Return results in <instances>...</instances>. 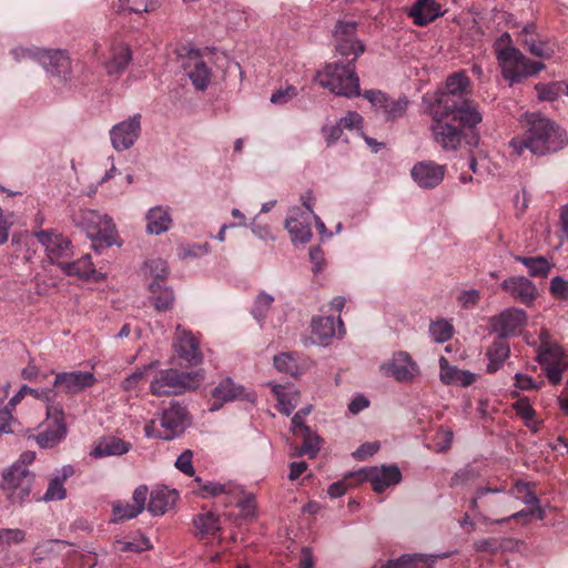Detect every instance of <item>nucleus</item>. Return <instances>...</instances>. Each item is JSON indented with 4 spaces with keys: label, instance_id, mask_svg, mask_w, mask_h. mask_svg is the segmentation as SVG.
Masks as SVG:
<instances>
[{
    "label": "nucleus",
    "instance_id": "nucleus-58",
    "mask_svg": "<svg viewBox=\"0 0 568 568\" xmlns=\"http://www.w3.org/2000/svg\"><path fill=\"white\" fill-rule=\"evenodd\" d=\"M26 532L21 529H0V545L19 544L24 540Z\"/></svg>",
    "mask_w": 568,
    "mask_h": 568
},
{
    "label": "nucleus",
    "instance_id": "nucleus-10",
    "mask_svg": "<svg viewBox=\"0 0 568 568\" xmlns=\"http://www.w3.org/2000/svg\"><path fill=\"white\" fill-rule=\"evenodd\" d=\"M75 223L88 233L92 240H99L111 246L115 243L116 230L115 225L106 214L91 209H82L74 219Z\"/></svg>",
    "mask_w": 568,
    "mask_h": 568
},
{
    "label": "nucleus",
    "instance_id": "nucleus-55",
    "mask_svg": "<svg viewBox=\"0 0 568 568\" xmlns=\"http://www.w3.org/2000/svg\"><path fill=\"white\" fill-rule=\"evenodd\" d=\"M154 366V363L144 366L142 369H138L129 375L123 382L122 387L124 390L130 392L138 387L141 381L144 379L145 373Z\"/></svg>",
    "mask_w": 568,
    "mask_h": 568
},
{
    "label": "nucleus",
    "instance_id": "nucleus-35",
    "mask_svg": "<svg viewBox=\"0 0 568 568\" xmlns=\"http://www.w3.org/2000/svg\"><path fill=\"white\" fill-rule=\"evenodd\" d=\"M178 499L175 490H154L151 493L148 510L154 516L165 514Z\"/></svg>",
    "mask_w": 568,
    "mask_h": 568
},
{
    "label": "nucleus",
    "instance_id": "nucleus-21",
    "mask_svg": "<svg viewBox=\"0 0 568 568\" xmlns=\"http://www.w3.org/2000/svg\"><path fill=\"white\" fill-rule=\"evenodd\" d=\"M95 377L90 372L58 373L53 385L67 394H78L95 383Z\"/></svg>",
    "mask_w": 568,
    "mask_h": 568
},
{
    "label": "nucleus",
    "instance_id": "nucleus-26",
    "mask_svg": "<svg viewBox=\"0 0 568 568\" xmlns=\"http://www.w3.org/2000/svg\"><path fill=\"white\" fill-rule=\"evenodd\" d=\"M131 448L130 443L115 437V436H106L100 438L90 455L94 458H103L109 456H121L128 453Z\"/></svg>",
    "mask_w": 568,
    "mask_h": 568
},
{
    "label": "nucleus",
    "instance_id": "nucleus-52",
    "mask_svg": "<svg viewBox=\"0 0 568 568\" xmlns=\"http://www.w3.org/2000/svg\"><path fill=\"white\" fill-rule=\"evenodd\" d=\"M480 476L478 469L473 466L467 465L466 467L459 469L454 474L450 480V486H462L467 485L474 480H476Z\"/></svg>",
    "mask_w": 568,
    "mask_h": 568
},
{
    "label": "nucleus",
    "instance_id": "nucleus-1",
    "mask_svg": "<svg viewBox=\"0 0 568 568\" xmlns=\"http://www.w3.org/2000/svg\"><path fill=\"white\" fill-rule=\"evenodd\" d=\"M566 133L551 120L532 113L527 118V130L511 139L510 148L518 155L529 150L535 155L557 152L567 144Z\"/></svg>",
    "mask_w": 568,
    "mask_h": 568
},
{
    "label": "nucleus",
    "instance_id": "nucleus-17",
    "mask_svg": "<svg viewBox=\"0 0 568 568\" xmlns=\"http://www.w3.org/2000/svg\"><path fill=\"white\" fill-rule=\"evenodd\" d=\"M446 166L434 161L417 162L410 170L414 182L422 189H434L444 180Z\"/></svg>",
    "mask_w": 568,
    "mask_h": 568
},
{
    "label": "nucleus",
    "instance_id": "nucleus-25",
    "mask_svg": "<svg viewBox=\"0 0 568 568\" xmlns=\"http://www.w3.org/2000/svg\"><path fill=\"white\" fill-rule=\"evenodd\" d=\"M145 230L149 234L161 235L172 226V217L168 206L158 205L151 207L145 215Z\"/></svg>",
    "mask_w": 568,
    "mask_h": 568
},
{
    "label": "nucleus",
    "instance_id": "nucleus-22",
    "mask_svg": "<svg viewBox=\"0 0 568 568\" xmlns=\"http://www.w3.org/2000/svg\"><path fill=\"white\" fill-rule=\"evenodd\" d=\"M501 288L513 298L526 305L531 304L537 297L536 285L525 276H510L504 280Z\"/></svg>",
    "mask_w": 568,
    "mask_h": 568
},
{
    "label": "nucleus",
    "instance_id": "nucleus-18",
    "mask_svg": "<svg viewBox=\"0 0 568 568\" xmlns=\"http://www.w3.org/2000/svg\"><path fill=\"white\" fill-rule=\"evenodd\" d=\"M285 229L293 243H307L312 237L310 214L298 206L291 207L285 220Z\"/></svg>",
    "mask_w": 568,
    "mask_h": 568
},
{
    "label": "nucleus",
    "instance_id": "nucleus-39",
    "mask_svg": "<svg viewBox=\"0 0 568 568\" xmlns=\"http://www.w3.org/2000/svg\"><path fill=\"white\" fill-rule=\"evenodd\" d=\"M160 3L161 0H118L113 8L118 13H143L154 11Z\"/></svg>",
    "mask_w": 568,
    "mask_h": 568
},
{
    "label": "nucleus",
    "instance_id": "nucleus-56",
    "mask_svg": "<svg viewBox=\"0 0 568 568\" xmlns=\"http://www.w3.org/2000/svg\"><path fill=\"white\" fill-rule=\"evenodd\" d=\"M439 367H440V381L446 384H455L457 374L459 372V368L455 366H450L448 361L442 356L439 359Z\"/></svg>",
    "mask_w": 568,
    "mask_h": 568
},
{
    "label": "nucleus",
    "instance_id": "nucleus-63",
    "mask_svg": "<svg viewBox=\"0 0 568 568\" xmlns=\"http://www.w3.org/2000/svg\"><path fill=\"white\" fill-rule=\"evenodd\" d=\"M479 296V291L468 290L460 292L457 300L464 308H470L478 303Z\"/></svg>",
    "mask_w": 568,
    "mask_h": 568
},
{
    "label": "nucleus",
    "instance_id": "nucleus-8",
    "mask_svg": "<svg viewBox=\"0 0 568 568\" xmlns=\"http://www.w3.org/2000/svg\"><path fill=\"white\" fill-rule=\"evenodd\" d=\"M202 379L200 373L179 372L174 368L161 369L152 378L150 392L158 397L180 395L197 388Z\"/></svg>",
    "mask_w": 568,
    "mask_h": 568
},
{
    "label": "nucleus",
    "instance_id": "nucleus-42",
    "mask_svg": "<svg viewBox=\"0 0 568 568\" xmlns=\"http://www.w3.org/2000/svg\"><path fill=\"white\" fill-rule=\"evenodd\" d=\"M193 523L201 536L213 535L221 530L220 517L211 511L195 516Z\"/></svg>",
    "mask_w": 568,
    "mask_h": 568
},
{
    "label": "nucleus",
    "instance_id": "nucleus-44",
    "mask_svg": "<svg viewBox=\"0 0 568 568\" xmlns=\"http://www.w3.org/2000/svg\"><path fill=\"white\" fill-rule=\"evenodd\" d=\"M142 511L133 503L114 501L112 504V521L119 523L138 517Z\"/></svg>",
    "mask_w": 568,
    "mask_h": 568
},
{
    "label": "nucleus",
    "instance_id": "nucleus-53",
    "mask_svg": "<svg viewBox=\"0 0 568 568\" xmlns=\"http://www.w3.org/2000/svg\"><path fill=\"white\" fill-rule=\"evenodd\" d=\"M513 408L516 414L525 420L526 426L530 427V422L535 417V409L530 405L528 398H520L516 400L513 404Z\"/></svg>",
    "mask_w": 568,
    "mask_h": 568
},
{
    "label": "nucleus",
    "instance_id": "nucleus-60",
    "mask_svg": "<svg viewBox=\"0 0 568 568\" xmlns=\"http://www.w3.org/2000/svg\"><path fill=\"white\" fill-rule=\"evenodd\" d=\"M47 403V417L52 420L51 425L65 424L64 423V413L62 406L59 403H55L54 399L52 402Z\"/></svg>",
    "mask_w": 568,
    "mask_h": 568
},
{
    "label": "nucleus",
    "instance_id": "nucleus-15",
    "mask_svg": "<svg viewBox=\"0 0 568 568\" xmlns=\"http://www.w3.org/2000/svg\"><path fill=\"white\" fill-rule=\"evenodd\" d=\"M381 371L400 383H409L419 375L417 363L404 351L394 353L387 363L381 365Z\"/></svg>",
    "mask_w": 568,
    "mask_h": 568
},
{
    "label": "nucleus",
    "instance_id": "nucleus-59",
    "mask_svg": "<svg viewBox=\"0 0 568 568\" xmlns=\"http://www.w3.org/2000/svg\"><path fill=\"white\" fill-rule=\"evenodd\" d=\"M22 392L26 393V395H31L38 399H41L43 402H52L55 399L57 393L53 388H32L28 385H22Z\"/></svg>",
    "mask_w": 568,
    "mask_h": 568
},
{
    "label": "nucleus",
    "instance_id": "nucleus-37",
    "mask_svg": "<svg viewBox=\"0 0 568 568\" xmlns=\"http://www.w3.org/2000/svg\"><path fill=\"white\" fill-rule=\"evenodd\" d=\"M67 436L65 424L51 425L40 432L33 438L41 448H52Z\"/></svg>",
    "mask_w": 568,
    "mask_h": 568
},
{
    "label": "nucleus",
    "instance_id": "nucleus-11",
    "mask_svg": "<svg viewBox=\"0 0 568 568\" xmlns=\"http://www.w3.org/2000/svg\"><path fill=\"white\" fill-rule=\"evenodd\" d=\"M536 359L545 372L549 383L558 385L562 379L564 372L568 369V352L559 344H546L538 346Z\"/></svg>",
    "mask_w": 568,
    "mask_h": 568
},
{
    "label": "nucleus",
    "instance_id": "nucleus-48",
    "mask_svg": "<svg viewBox=\"0 0 568 568\" xmlns=\"http://www.w3.org/2000/svg\"><path fill=\"white\" fill-rule=\"evenodd\" d=\"M408 101L406 98L392 100L387 98V103L384 104L383 112L387 120H395L404 115L407 109Z\"/></svg>",
    "mask_w": 568,
    "mask_h": 568
},
{
    "label": "nucleus",
    "instance_id": "nucleus-54",
    "mask_svg": "<svg viewBox=\"0 0 568 568\" xmlns=\"http://www.w3.org/2000/svg\"><path fill=\"white\" fill-rule=\"evenodd\" d=\"M298 91L294 85H287L286 88H281L273 92L271 97V102L273 104L283 105L290 102L292 99L297 97Z\"/></svg>",
    "mask_w": 568,
    "mask_h": 568
},
{
    "label": "nucleus",
    "instance_id": "nucleus-3",
    "mask_svg": "<svg viewBox=\"0 0 568 568\" xmlns=\"http://www.w3.org/2000/svg\"><path fill=\"white\" fill-rule=\"evenodd\" d=\"M428 111L433 119L430 130L434 140L444 151L458 150L464 139L466 140V143L471 146H476L478 144L479 133L477 132L476 126L471 130L469 128H464L462 126V129H459L450 122V120L456 121L454 119V112L434 106H428Z\"/></svg>",
    "mask_w": 568,
    "mask_h": 568
},
{
    "label": "nucleus",
    "instance_id": "nucleus-64",
    "mask_svg": "<svg viewBox=\"0 0 568 568\" xmlns=\"http://www.w3.org/2000/svg\"><path fill=\"white\" fill-rule=\"evenodd\" d=\"M322 133L327 142L328 145L335 143L343 133V128L339 122L333 124V125H324L322 128Z\"/></svg>",
    "mask_w": 568,
    "mask_h": 568
},
{
    "label": "nucleus",
    "instance_id": "nucleus-50",
    "mask_svg": "<svg viewBox=\"0 0 568 568\" xmlns=\"http://www.w3.org/2000/svg\"><path fill=\"white\" fill-rule=\"evenodd\" d=\"M145 268L149 271L153 281L165 283L169 274L168 263L162 258H153L145 263Z\"/></svg>",
    "mask_w": 568,
    "mask_h": 568
},
{
    "label": "nucleus",
    "instance_id": "nucleus-41",
    "mask_svg": "<svg viewBox=\"0 0 568 568\" xmlns=\"http://www.w3.org/2000/svg\"><path fill=\"white\" fill-rule=\"evenodd\" d=\"M515 260L524 264L528 268L531 276L547 277L551 270V264L544 256H516Z\"/></svg>",
    "mask_w": 568,
    "mask_h": 568
},
{
    "label": "nucleus",
    "instance_id": "nucleus-27",
    "mask_svg": "<svg viewBox=\"0 0 568 568\" xmlns=\"http://www.w3.org/2000/svg\"><path fill=\"white\" fill-rule=\"evenodd\" d=\"M244 389L236 385L231 378H224L212 390L215 402L212 404L211 410H217L224 403L243 398Z\"/></svg>",
    "mask_w": 568,
    "mask_h": 568
},
{
    "label": "nucleus",
    "instance_id": "nucleus-29",
    "mask_svg": "<svg viewBox=\"0 0 568 568\" xmlns=\"http://www.w3.org/2000/svg\"><path fill=\"white\" fill-rule=\"evenodd\" d=\"M149 300L159 312H166L172 308L175 301L174 293L165 283L152 281L149 284Z\"/></svg>",
    "mask_w": 568,
    "mask_h": 568
},
{
    "label": "nucleus",
    "instance_id": "nucleus-24",
    "mask_svg": "<svg viewBox=\"0 0 568 568\" xmlns=\"http://www.w3.org/2000/svg\"><path fill=\"white\" fill-rule=\"evenodd\" d=\"M38 62L52 75L67 78L70 72V59L65 51L41 49Z\"/></svg>",
    "mask_w": 568,
    "mask_h": 568
},
{
    "label": "nucleus",
    "instance_id": "nucleus-16",
    "mask_svg": "<svg viewBox=\"0 0 568 568\" xmlns=\"http://www.w3.org/2000/svg\"><path fill=\"white\" fill-rule=\"evenodd\" d=\"M363 478L371 483L375 493L382 494L388 487L395 486L402 480V473L396 465H382L361 470Z\"/></svg>",
    "mask_w": 568,
    "mask_h": 568
},
{
    "label": "nucleus",
    "instance_id": "nucleus-49",
    "mask_svg": "<svg viewBox=\"0 0 568 568\" xmlns=\"http://www.w3.org/2000/svg\"><path fill=\"white\" fill-rule=\"evenodd\" d=\"M429 333L436 343H444L453 335V326L445 320L430 324Z\"/></svg>",
    "mask_w": 568,
    "mask_h": 568
},
{
    "label": "nucleus",
    "instance_id": "nucleus-28",
    "mask_svg": "<svg viewBox=\"0 0 568 568\" xmlns=\"http://www.w3.org/2000/svg\"><path fill=\"white\" fill-rule=\"evenodd\" d=\"M442 14L440 6L435 0H416L409 10L416 26H426Z\"/></svg>",
    "mask_w": 568,
    "mask_h": 568
},
{
    "label": "nucleus",
    "instance_id": "nucleus-31",
    "mask_svg": "<svg viewBox=\"0 0 568 568\" xmlns=\"http://www.w3.org/2000/svg\"><path fill=\"white\" fill-rule=\"evenodd\" d=\"M509 355V343L504 338L496 337L486 351L487 372L493 374L499 371Z\"/></svg>",
    "mask_w": 568,
    "mask_h": 568
},
{
    "label": "nucleus",
    "instance_id": "nucleus-38",
    "mask_svg": "<svg viewBox=\"0 0 568 568\" xmlns=\"http://www.w3.org/2000/svg\"><path fill=\"white\" fill-rule=\"evenodd\" d=\"M132 59L130 48L124 43H118L112 47V58L106 63L109 74H119L123 72Z\"/></svg>",
    "mask_w": 568,
    "mask_h": 568
},
{
    "label": "nucleus",
    "instance_id": "nucleus-20",
    "mask_svg": "<svg viewBox=\"0 0 568 568\" xmlns=\"http://www.w3.org/2000/svg\"><path fill=\"white\" fill-rule=\"evenodd\" d=\"M39 242L44 246L51 263L61 262L60 258L68 257L72 254V246L69 239L62 234L41 231L37 233Z\"/></svg>",
    "mask_w": 568,
    "mask_h": 568
},
{
    "label": "nucleus",
    "instance_id": "nucleus-6",
    "mask_svg": "<svg viewBox=\"0 0 568 568\" xmlns=\"http://www.w3.org/2000/svg\"><path fill=\"white\" fill-rule=\"evenodd\" d=\"M34 474L20 466H10L2 473L0 483V507L21 506L29 500Z\"/></svg>",
    "mask_w": 568,
    "mask_h": 568
},
{
    "label": "nucleus",
    "instance_id": "nucleus-62",
    "mask_svg": "<svg viewBox=\"0 0 568 568\" xmlns=\"http://www.w3.org/2000/svg\"><path fill=\"white\" fill-rule=\"evenodd\" d=\"M16 423L9 407L0 408V436L3 434L13 433L11 425Z\"/></svg>",
    "mask_w": 568,
    "mask_h": 568
},
{
    "label": "nucleus",
    "instance_id": "nucleus-7",
    "mask_svg": "<svg viewBox=\"0 0 568 568\" xmlns=\"http://www.w3.org/2000/svg\"><path fill=\"white\" fill-rule=\"evenodd\" d=\"M187 422L186 407L176 400H172L156 419H152L145 425L144 432L148 437L170 440L183 433Z\"/></svg>",
    "mask_w": 568,
    "mask_h": 568
},
{
    "label": "nucleus",
    "instance_id": "nucleus-13",
    "mask_svg": "<svg viewBox=\"0 0 568 568\" xmlns=\"http://www.w3.org/2000/svg\"><path fill=\"white\" fill-rule=\"evenodd\" d=\"M141 118V114L136 113L126 120L120 121L110 129V141L115 151H126L134 145L142 130Z\"/></svg>",
    "mask_w": 568,
    "mask_h": 568
},
{
    "label": "nucleus",
    "instance_id": "nucleus-46",
    "mask_svg": "<svg viewBox=\"0 0 568 568\" xmlns=\"http://www.w3.org/2000/svg\"><path fill=\"white\" fill-rule=\"evenodd\" d=\"M273 302L274 297L271 294L265 292L260 293L256 296L251 311L253 317L260 323L264 322Z\"/></svg>",
    "mask_w": 568,
    "mask_h": 568
},
{
    "label": "nucleus",
    "instance_id": "nucleus-43",
    "mask_svg": "<svg viewBox=\"0 0 568 568\" xmlns=\"http://www.w3.org/2000/svg\"><path fill=\"white\" fill-rule=\"evenodd\" d=\"M523 45L535 57L541 59H551L556 52L555 43L547 40H535L532 38H525Z\"/></svg>",
    "mask_w": 568,
    "mask_h": 568
},
{
    "label": "nucleus",
    "instance_id": "nucleus-19",
    "mask_svg": "<svg viewBox=\"0 0 568 568\" xmlns=\"http://www.w3.org/2000/svg\"><path fill=\"white\" fill-rule=\"evenodd\" d=\"M345 335L344 323L333 316L313 318L312 337L314 343L326 346L334 337L342 338Z\"/></svg>",
    "mask_w": 568,
    "mask_h": 568
},
{
    "label": "nucleus",
    "instance_id": "nucleus-34",
    "mask_svg": "<svg viewBox=\"0 0 568 568\" xmlns=\"http://www.w3.org/2000/svg\"><path fill=\"white\" fill-rule=\"evenodd\" d=\"M74 470L71 465L63 466L59 474L52 477L49 481L47 491L43 496L45 501L62 500L67 497L64 481L73 475Z\"/></svg>",
    "mask_w": 568,
    "mask_h": 568
},
{
    "label": "nucleus",
    "instance_id": "nucleus-45",
    "mask_svg": "<svg viewBox=\"0 0 568 568\" xmlns=\"http://www.w3.org/2000/svg\"><path fill=\"white\" fill-rule=\"evenodd\" d=\"M303 436V445L297 450L296 456L307 455L311 458H314L321 449V437L316 434H313L310 427H305V430L302 432Z\"/></svg>",
    "mask_w": 568,
    "mask_h": 568
},
{
    "label": "nucleus",
    "instance_id": "nucleus-12",
    "mask_svg": "<svg viewBox=\"0 0 568 568\" xmlns=\"http://www.w3.org/2000/svg\"><path fill=\"white\" fill-rule=\"evenodd\" d=\"M357 23L355 21H338L334 29L336 52L344 57H353V61L365 51V45L356 39Z\"/></svg>",
    "mask_w": 568,
    "mask_h": 568
},
{
    "label": "nucleus",
    "instance_id": "nucleus-9",
    "mask_svg": "<svg viewBox=\"0 0 568 568\" xmlns=\"http://www.w3.org/2000/svg\"><path fill=\"white\" fill-rule=\"evenodd\" d=\"M497 60L501 67L503 77L510 83L519 82L523 78L535 75L545 69L542 62L528 59L515 47L497 49Z\"/></svg>",
    "mask_w": 568,
    "mask_h": 568
},
{
    "label": "nucleus",
    "instance_id": "nucleus-33",
    "mask_svg": "<svg viewBox=\"0 0 568 568\" xmlns=\"http://www.w3.org/2000/svg\"><path fill=\"white\" fill-rule=\"evenodd\" d=\"M272 393L277 399V408L281 413L290 416L300 402V393L291 387L281 384L268 383Z\"/></svg>",
    "mask_w": 568,
    "mask_h": 568
},
{
    "label": "nucleus",
    "instance_id": "nucleus-4",
    "mask_svg": "<svg viewBox=\"0 0 568 568\" xmlns=\"http://www.w3.org/2000/svg\"><path fill=\"white\" fill-rule=\"evenodd\" d=\"M507 494L506 484L500 486H480L476 488L470 499V509L475 517L484 525L505 524L504 514L509 511L508 498L497 496Z\"/></svg>",
    "mask_w": 568,
    "mask_h": 568
},
{
    "label": "nucleus",
    "instance_id": "nucleus-61",
    "mask_svg": "<svg viewBox=\"0 0 568 568\" xmlns=\"http://www.w3.org/2000/svg\"><path fill=\"white\" fill-rule=\"evenodd\" d=\"M152 548V545L146 537H142L139 540L134 541H123L121 542V551L128 552H142Z\"/></svg>",
    "mask_w": 568,
    "mask_h": 568
},
{
    "label": "nucleus",
    "instance_id": "nucleus-5",
    "mask_svg": "<svg viewBox=\"0 0 568 568\" xmlns=\"http://www.w3.org/2000/svg\"><path fill=\"white\" fill-rule=\"evenodd\" d=\"M315 80L323 88L339 97L353 98L361 94L359 78L353 58L347 62H333L316 73Z\"/></svg>",
    "mask_w": 568,
    "mask_h": 568
},
{
    "label": "nucleus",
    "instance_id": "nucleus-32",
    "mask_svg": "<svg viewBox=\"0 0 568 568\" xmlns=\"http://www.w3.org/2000/svg\"><path fill=\"white\" fill-rule=\"evenodd\" d=\"M195 481L199 484L200 491L204 497L225 495L227 497L226 504L232 503L231 497H237L239 494H243L241 486L233 483L202 481L200 477H196Z\"/></svg>",
    "mask_w": 568,
    "mask_h": 568
},
{
    "label": "nucleus",
    "instance_id": "nucleus-2",
    "mask_svg": "<svg viewBox=\"0 0 568 568\" xmlns=\"http://www.w3.org/2000/svg\"><path fill=\"white\" fill-rule=\"evenodd\" d=\"M470 81L465 71L449 75L444 90L438 91L429 106L440 108L454 112V119L464 128L474 129L483 116L476 103L465 94L469 91Z\"/></svg>",
    "mask_w": 568,
    "mask_h": 568
},
{
    "label": "nucleus",
    "instance_id": "nucleus-30",
    "mask_svg": "<svg viewBox=\"0 0 568 568\" xmlns=\"http://www.w3.org/2000/svg\"><path fill=\"white\" fill-rule=\"evenodd\" d=\"M176 354L191 364H199L202 361V354L199 349L197 342L187 332H182L176 336L174 342Z\"/></svg>",
    "mask_w": 568,
    "mask_h": 568
},
{
    "label": "nucleus",
    "instance_id": "nucleus-51",
    "mask_svg": "<svg viewBox=\"0 0 568 568\" xmlns=\"http://www.w3.org/2000/svg\"><path fill=\"white\" fill-rule=\"evenodd\" d=\"M274 366L277 371L290 374L292 376L296 375L298 372L297 363L292 354L282 353L274 357L273 359Z\"/></svg>",
    "mask_w": 568,
    "mask_h": 568
},
{
    "label": "nucleus",
    "instance_id": "nucleus-14",
    "mask_svg": "<svg viewBox=\"0 0 568 568\" xmlns=\"http://www.w3.org/2000/svg\"><path fill=\"white\" fill-rule=\"evenodd\" d=\"M527 323V314L524 310L509 307L489 318L491 331L497 337L507 341L517 335Z\"/></svg>",
    "mask_w": 568,
    "mask_h": 568
},
{
    "label": "nucleus",
    "instance_id": "nucleus-23",
    "mask_svg": "<svg viewBox=\"0 0 568 568\" xmlns=\"http://www.w3.org/2000/svg\"><path fill=\"white\" fill-rule=\"evenodd\" d=\"M183 67L196 90L203 91L207 88L211 81V71L201 59L199 51L191 50Z\"/></svg>",
    "mask_w": 568,
    "mask_h": 568
},
{
    "label": "nucleus",
    "instance_id": "nucleus-47",
    "mask_svg": "<svg viewBox=\"0 0 568 568\" xmlns=\"http://www.w3.org/2000/svg\"><path fill=\"white\" fill-rule=\"evenodd\" d=\"M427 556L422 554H405L397 559L388 560L382 568H417L419 562H426Z\"/></svg>",
    "mask_w": 568,
    "mask_h": 568
},
{
    "label": "nucleus",
    "instance_id": "nucleus-36",
    "mask_svg": "<svg viewBox=\"0 0 568 568\" xmlns=\"http://www.w3.org/2000/svg\"><path fill=\"white\" fill-rule=\"evenodd\" d=\"M58 266L69 276H78L80 278H90L95 270L93 267L91 256L83 255L81 258L72 262H58Z\"/></svg>",
    "mask_w": 568,
    "mask_h": 568
},
{
    "label": "nucleus",
    "instance_id": "nucleus-40",
    "mask_svg": "<svg viewBox=\"0 0 568 568\" xmlns=\"http://www.w3.org/2000/svg\"><path fill=\"white\" fill-rule=\"evenodd\" d=\"M507 496L523 500L527 506H537L539 499L534 491V485L523 480H516L511 488L507 490Z\"/></svg>",
    "mask_w": 568,
    "mask_h": 568
},
{
    "label": "nucleus",
    "instance_id": "nucleus-57",
    "mask_svg": "<svg viewBox=\"0 0 568 568\" xmlns=\"http://www.w3.org/2000/svg\"><path fill=\"white\" fill-rule=\"evenodd\" d=\"M193 453L190 449H185L175 460V467L187 476L194 475V468L192 465Z\"/></svg>",
    "mask_w": 568,
    "mask_h": 568
}]
</instances>
